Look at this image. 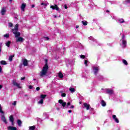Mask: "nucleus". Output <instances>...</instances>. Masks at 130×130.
Returning a JSON list of instances; mask_svg holds the SVG:
<instances>
[{"label": "nucleus", "mask_w": 130, "mask_h": 130, "mask_svg": "<svg viewBox=\"0 0 130 130\" xmlns=\"http://www.w3.org/2000/svg\"><path fill=\"white\" fill-rule=\"evenodd\" d=\"M0 63L3 66H6V64H7V61L5 60H2L1 61Z\"/></svg>", "instance_id": "obj_22"}, {"label": "nucleus", "mask_w": 130, "mask_h": 130, "mask_svg": "<svg viewBox=\"0 0 130 130\" xmlns=\"http://www.w3.org/2000/svg\"><path fill=\"white\" fill-rule=\"evenodd\" d=\"M58 77H59L60 79H62V78H63V74H62L61 72H59L58 74Z\"/></svg>", "instance_id": "obj_20"}, {"label": "nucleus", "mask_w": 130, "mask_h": 130, "mask_svg": "<svg viewBox=\"0 0 130 130\" xmlns=\"http://www.w3.org/2000/svg\"><path fill=\"white\" fill-rule=\"evenodd\" d=\"M2 88H3V85H0V90H1V89H2Z\"/></svg>", "instance_id": "obj_48"}, {"label": "nucleus", "mask_w": 130, "mask_h": 130, "mask_svg": "<svg viewBox=\"0 0 130 130\" xmlns=\"http://www.w3.org/2000/svg\"><path fill=\"white\" fill-rule=\"evenodd\" d=\"M10 3H12L13 2V0H9Z\"/></svg>", "instance_id": "obj_56"}, {"label": "nucleus", "mask_w": 130, "mask_h": 130, "mask_svg": "<svg viewBox=\"0 0 130 130\" xmlns=\"http://www.w3.org/2000/svg\"><path fill=\"white\" fill-rule=\"evenodd\" d=\"M12 84L13 86H15L16 87H17V88H19V89H21L22 88V87L20 86V84L17 83V81H16V80H13L12 81Z\"/></svg>", "instance_id": "obj_3"}, {"label": "nucleus", "mask_w": 130, "mask_h": 130, "mask_svg": "<svg viewBox=\"0 0 130 130\" xmlns=\"http://www.w3.org/2000/svg\"><path fill=\"white\" fill-rule=\"evenodd\" d=\"M12 125H14V121H11Z\"/></svg>", "instance_id": "obj_47"}, {"label": "nucleus", "mask_w": 130, "mask_h": 130, "mask_svg": "<svg viewBox=\"0 0 130 130\" xmlns=\"http://www.w3.org/2000/svg\"><path fill=\"white\" fill-rule=\"evenodd\" d=\"M93 71H94V75H97V74L99 71V67H93Z\"/></svg>", "instance_id": "obj_8"}, {"label": "nucleus", "mask_w": 130, "mask_h": 130, "mask_svg": "<svg viewBox=\"0 0 130 130\" xmlns=\"http://www.w3.org/2000/svg\"><path fill=\"white\" fill-rule=\"evenodd\" d=\"M9 27H13V23L10 22L9 23Z\"/></svg>", "instance_id": "obj_39"}, {"label": "nucleus", "mask_w": 130, "mask_h": 130, "mask_svg": "<svg viewBox=\"0 0 130 130\" xmlns=\"http://www.w3.org/2000/svg\"><path fill=\"white\" fill-rule=\"evenodd\" d=\"M25 8H26V4L23 3L21 5V11H23V12H25Z\"/></svg>", "instance_id": "obj_13"}, {"label": "nucleus", "mask_w": 130, "mask_h": 130, "mask_svg": "<svg viewBox=\"0 0 130 130\" xmlns=\"http://www.w3.org/2000/svg\"><path fill=\"white\" fill-rule=\"evenodd\" d=\"M124 37H125V36H124V35H122V40H124Z\"/></svg>", "instance_id": "obj_42"}, {"label": "nucleus", "mask_w": 130, "mask_h": 130, "mask_svg": "<svg viewBox=\"0 0 130 130\" xmlns=\"http://www.w3.org/2000/svg\"><path fill=\"white\" fill-rule=\"evenodd\" d=\"M84 64H85V66L87 67V66H88V60H85V61H84Z\"/></svg>", "instance_id": "obj_37"}, {"label": "nucleus", "mask_w": 130, "mask_h": 130, "mask_svg": "<svg viewBox=\"0 0 130 130\" xmlns=\"http://www.w3.org/2000/svg\"><path fill=\"white\" fill-rule=\"evenodd\" d=\"M80 56L82 59H85V58H86V56H85V55H80Z\"/></svg>", "instance_id": "obj_33"}, {"label": "nucleus", "mask_w": 130, "mask_h": 130, "mask_svg": "<svg viewBox=\"0 0 130 130\" xmlns=\"http://www.w3.org/2000/svg\"><path fill=\"white\" fill-rule=\"evenodd\" d=\"M112 118L114 119V120L117 123H119V120L117 118H116V115H112Z\"/></svg>", "instance_id": "obj_7"}, {"label": "nucleus", "mask_w": 130, "mask_h": 130, "mask_svg": "<svg viewBox=\"0 0 130 130\" xmlns=\"http://www.w3.org/2000/svg\"><path fill=\"white\" fill-rule=\"evenodd\" d=\"M106 13H109V10H106Z\"/></svg>", "instance_id": "obj_55"}, {"label": "nucleus", "mask_w": 130, "mask_h": 130, "mask_svg": "<svg viewBox=\"0 0 130 130\" xmlns=\"http://www.w3.org/2000/svg\"><path fill=\"white\" fill-rule=\"evenodd\" d=\"M36 79H34V81H36Z\"/></svg>", "instance_id": "obj_59"}, {"label": "nucleus", "mask_w": 130, "mask_h": 130, "mask_svg": "<svg viewBox=\"0 0 130 130\" xmlns=\"http://www.w3.org/2000/svg\"><path fill=\"white\" fill-rule=\"evenodd\" d=\"M3 69H2V66H0V73H2V71Z\"/></svg>", "instance_id": "obj_46"}, {"label": "nucleus", "mask_w": 130, "mask_h": 130, "mask_svg": "<svg viewBox=\"0 0 130 130\" xmlns=\"http://www.w3.org/2000/svg\"><path fill=\"white\" fill-rule=\"evenodd\" d=\"M41 5L42 6H44L45 4H44V3H42L41 4Z\"/></svg>", "instance_id": "obj_52"}, {"label": "nucleus", "mask_w": 130, "mask_h": 130, "mask_svg": "<svg viewBox=\"0 0 130 130\" xmlns=\"http://www.w3.org/2000/svg\"><path fill=\"white\" fill-rule=\"evenodd\" d=\"M48 71V64H47V60H46L45 64L44 66L43 67L42 71L40 72V76L41 78L44 77V76H46V74H47V71Z\"/></svg>", "instance_id": "obj_1"}, {"label": "nucleus", "mask_w": 130, "mask_h": 130, "mask_svg": "<svg viewBox=\"0 0 130 130\" xmlns=\"http://www.w3.org/2000/svg\"><path fill=\"white\" fill-rule=\"evenodd\" d=\"M50 9H52V10H56V11L59 10V8H58V7L55 4L54 5V6H53V5L50 6Z\"/></svg>", "instance_id": "obj_4"}, {"label": "nucleus", "mask_w": 130, "mask_h": 130, "mask_svg": "<svg viewBox=\"0 0 130 130\" xmlns=\"http://www.w3.org/2000/svg\"><path fill=\"white\" fill-rule=\"evenodd\" d=\"M13 34H15V37L16 38H18V37H20V36H21V33L18 31H14Z\"/></svg>", "instance_id": "obj_6"}, {"label": "nucleus", "mask_w": 130, "mask_h": 130, "mask_svg": "<svg viewBox=\"0 0 130 130\" xmlns=\"http://www.w3.org/2000/svg\"><path fill=\"white\" fill-rule=\"evenodd\" d=\"M69 90H70V91H71V92H72V93H73V92H75V91H76V89L75 88H72V87H70L69 88Z\"/></svg>", "instance_id": "obj_28"}, {"label": "nucleus", "mask_w": 130, "mask_h": 130, "mask_svg": "<svg viewBox=\"0 0 130 130\" xmlns=\"http://www.w3.org/2000/svg\"><path fill=\"white\" fill-rule=\"evenodd\" d=\"M25 96H28V95H25Z\"/></svg>", "instance_id": "obj_60"}, {"label": "nucleus", "mask_w": 130, "mask_h": 130, "mask_svg": "<svg viewBox=\"0 0 130 130\" xmlns=\"http://www.w3.org/2000/svg\"><path fill=\"white\" fill-rule=\"evenodd\" d=\"M36 90H37V91H39V90H40V87H37L36 88Z\"/></svg>", "instance_id": "obj_45"}, {"label": "nucleus", "mask_w": 130, "mask_h": 130, "mask_svg": "<svg viewBox=\"0 0 130 130\" xmlns=\"http://www.w3.org/2000/svg\"><path fill=\"white\" fill-rule=\"evenodd\" d=\"M15 57V55H11L9 56V60L10 61H12L13 60V57Z\"/></svg>", "instance_id": "obj_24"}, {"label": "nucleus", "mask_w": 130, "mask_h": 130, "mask_svg": "<svg viewBox=\"0 0 130 130\" xmlns=\"http://www.w3.org/2000/svg\"><path fill=\"white\" fill-rule=\"evenodd\" d=\"M106 90L107 91V94H109V95H112L113 94V90L109 88H107Z\"/></svg>", "instance_id": "obj_5"}, {"label": "nucleus", "mask_w": 130, "mask_h": 130, "mask_svg": "<svg viewBox=\"0 0 130 130\" xmlns=\"http://www.w3.org/2000/svg\"><path fill=\"white\" fill-rule=\"evenodd\" d=\"M19 30V24H16L14 28L12 29V31H18Z\"/></svg>", "instance_id": "obj_11"}, {"label": "nucleus", "mask_w": 130, "mask_h": 130, "mask_svg": "<svg viewBox=\"0 0 130 130\" xmlns=\"http://www.w3.org/2000/svg\"><path fill=\"white\" fill-rule=\"evenodd\" d=\"M0 113H2V114H5V112L3 111V108H2V105L0 104Z\"/></svg>", "instance_id": "obj_26"}, {"label": "nucleus", "mask_w": 130, "mask_h": 130, "mask_svg": "<svg viewBox=\"0 0 130 130\" xmlns=\"http://www.w3.org/2000/svg\"><path fill=\"white\" fill-rule=\"evenodd\" d=\"M58 103H59V104H61V106L63 107V108H64V107H66V106H67V107H69V106H70V105H71V102H68L67 104V102H63V100H59Z\"/></svg>", "instance_id": "obj_2"}, {"label": "nucleus", "mask_w": 130, "mask_h": 130, "mask_svg": "<svg viewBox=\"0 0 130 130\" xmlns=\"http://www.w3.org/2000/svg\"><path fill=\"white\" fill-rule=\"evenodd\" d=\"M4 37H6V38H9V37H10V34H7L6 35H4Z\"/></svg>", "instance_id": "obj_35"}, {"label": "nucleus", "mask_w": 130, "mask_h": 130, "mask_svg": "<svg viewBox=\"0 0 130 130\" xmlns=\"http://www.w3.org/2000/svg\"><path fill=\"white\" fill-rule=\"evenodd\" d=\"M71 108H75V106L72 105V106H71Z\"/></svg>", "instance_id": "obj_49"}, {"label": "nucleus", "mask_w": 130, "mask_h": 130, "mask_svg": "<svg viewBox=\"0 0 130 130\" xmlns=\"http://www.w3.org/2000/svg\"><path fill=\"white\" fill-rule=\"evenodd\" d=\"M36 127V126L34 125V126H29V128L30 130H34V129H35Z\"/></svg>", "instance_id": "obj_27"}, {"label": "nucleus", "mask_w": 130, "mask_h": 130, "mask_svg": "<svg viewBox=\"0 0 130 130\" xmlns=\"http://www.w3.org/2000/svg\"><path fill=\"white\" fill-rule=\"evenodd\" d=\"M44 38H45V39H46V40H49V38H48V37H45Z\"/></svg>", "instance_id": "obj_41"}, {"label": "nucleus", "mask_w": 130, "mask_h": 130, "mask_svg": "<svg viewBox=\"0 0 130 130\" xmlns=\"http://www.w3.org/2000/svg\"><path fill=\"white\" fill-rule=\"evenodd\" d=\"M25 79H26V77H25V76L21 78V81L25 80Z\"/></svg>", "instance_id": "obj_40"}, {"label": "nucleus", "mask_w": 130, "mask_h": 130, "mask_svg": "<svg viewBox=\"0 0 130 130\" xmlns=\"http://www.w3.org/2000/svg\"><path fill=\"white\" fill-rule=\"evenodd\" d=\"M23 41H24V38L22 37H18L16 40V42H23Z\"/></svg>", "instance_id": "obj_14"}, {"label": "nucleus", "mask_w": 130, "mask_h": 130, "mask_svg": "<svg viewBox=\"0 0 130 130\" xmlns=\"http://www.w3.org/2000/svg\"><path fill=\"white\" fill-rule=\"evenodd\" d=\"M101 104L102 106H103V107L106 106V103L105 102V101H104V100H102L101 101Z\"/></svg>", "instance_id": "obj_17"}, {"label": "nucleus", "mask_w": 130, "mask_h": 130, "mask_svg": "<svg viewBox=\"0 0 130 130\" xmlns=\"http://www.w3.org/2000/svg\"><path fill=\"white\" fill-rule=\"evenodd\" d=\"M60 1H62V0H60Z\"/></svg>", "instance_id": "obj_61"}, {"label": "nucleus", "mask_w": 130, "mask_h": 130, "mask_svg": "<svg viewBox=\"0 0 130 130\" xmlns=\"http://www.w3.org/2000/svg\"><path fill=\"white\" fill-rule=\"evenodd\" d=\"M17 123H18L19 126H21L22 125V121L20 119H18Z\"/></svg>", "instance_id": "obj_21"}, {"label": "nucleus", "mask_w": 130, "mask_h": 130, "mask_svg": "<svg viewBox=\"0 0 130 130\" xmlns=\"http://www.w3.org/2000/svg\"><path fill=\"white\" fill-rule=\"evenodd\" d=\"M83 105H84V107L86 109V110H89V109H90V105L89 104H87V103H84L83 104Z\"/></svg>", "instance_id": "obj_9"}, {"label": "nucleus", "mask_w": 130, "mask_h": 130, "mask_svg": "<svg viewBox=\"0 0 130 130\" xmlns=\"http://www.w3.org/2000/svg\"><path fill=\"white\" fill-rule=\"evenodd\" d=\"M28 88L29 89H33V86L32 85H29Z\"/></svg>", "instance_id": "obj_43"}, {"label": "nucleus", "mask_w": 130, "mask_h": 130, "mask_svg": "<svg viewBox=\"0 0 130 130\" xmlns=\"http://www.w3.org/2000/svg\"><path fill=\"white\" fill-rule=\"evenodd\" d=\"M12 105H14V106L17 105V101H14Z\"/></svg>", "instance_id": "obj_38"}, {"label": "nucleus", "mask_w": 130, "mask_h": 130, "mask_svg": "<svg viewBox=\"0 0 130 130\" xmlns=\"http://www.w3.org/2000/svg\"><path fill=\"white\" fill-rule=\"evenodd\" d=\"M6 12H7L6 9L3 8L1 11V15H2V16H4L6 14Z\"/></svg>", "instance_id": "obj_16"}, {"label": "nucleus", "mask_w": 130, "mask_h": 130, "mask_svg": "<svg viewBox=\"0 0 130 130\" xmlns=\"http://www.w3.org/2000/svg\"><path fill=\"white\" fill-rule=\"evenodd\" d=\"M31 8H35V5H32L31 6Z\"/></svg>", "instance_id": "obj_53"}, {"label": "nucleus", "mask_w": 130, "mask_h": 130, "mask_svg": "<svg viewBox=\"0 0 130 130\" xmlns=\"http://www.w3.org/2000/svg\"><path fill=\"white\" fill-rule=\"evenodd\" d=\"M61 97H66V96H67V94H66L65 93H62L61 94Z\"/></svg>", "instance_id": "obj_36"}, {"label": "nucleus", "mask_w": 130, "mask_h": 130, "mask_svg": "<svg viewBox=\"0 0 130 130\" xmlns=\"http://www.w3.org/2000/svg\"><path fill=\"white\" fill-rule=\"evenodd\" d=\"M64 9H66L67 10V9H68V6H67V4L64 5Z\"/></svg>", "instance_id": "obj_44"}, {"label": "nucleus", "mask_w": 130, "mask_h": 130, "mask_svg": "<svg viewBox=\"0 0 130 130\" xmlns=\"http://www.w3.org/2000/svg\"><path fill=\"white\" fill-rule=\"evenodd\" d=\"M44 6H45V7H46V6H47V5L45 4Z\"/></svg>", "instance_id": "obj_58"}, {"label": "nucleus", "mask_w": 130, "mask_h": 130, "mask_svg": "<svg viewBox=\"0 0 130 130\" xmlns=\"http://www.w3.org/2000/svg\"><path fill=\"white\" fill-rule=\"evenodd\" d=\"M130 3V0H125L124 2V4L125 5H126L127 4H129Z\"/></svg>", "instance_id": "obj_31"}, {"label": "nucleus", "mask_w": 130, "mask_h": 130, "mask_svg": "<svg viewBox=\"0 0 130 130\" xmlns=\"http://www.w3.org/2000/svg\"><path fill=\"white\" fill-rule=\"evenodd\" d=\"M23 64L24 67H28V60L26 59L23 60Z\"/></svg>", "instance_id": "obj_15"}, {"label": "nucleus", "mask_w": 130, "mask_h": 130, "mask_svg": "<svg viewBox=\"0 0 130 130\" xmlns=\"http://www.w3.org/2000/svg\"><path fill=\"white\" fill-rule=\"evenodd\" d=\"M39 104H43V99H41L39 102H38Z\"/></svg>", "instance_id": "obj_34"}, {"label": "nucleus", "mask_w": 130, "mask_h": 130, "mask_svg": "<svg viewBox=\"0 0 130 130\" xmlns=\"http://www.w3.org/2000/svg\"><path fill=\"white\" fill-rule=\"evenodd\" d=\"M11 43H12V42L9 41L7 43H6L5 45L6 46H7V47H10V46H11Z\"/></svg>", "instance_id": "obj_19"}, {"label": "nucleus", "mask_w": 130, "mask_h": 130, "mask_svg": "<svg viewBox=\"0 0 130 130\" xmlns=\"http://www.w3.org/2000/svg\"><path fill=\"white\" fill-rule=\"evenodd\" d=\"M118 22H119V23H124V20L121 18L118 20Z\"/></svg>", "instance_id": "obj_32"}, {"label": "nucleus", "mask_w": 130, "mask_h": 130, "mask_svg": "<svg viewBox=\"0 0 130 130\" xmlns=\"http://www.w3.org/2000/svg\"><path fill=\"white\" fill-rule=\"evenodd\" d=\"M76 28V29H78V28H79V25H77Z\"/></svg>", "instance_id": "obj_54"}, {"label": "nucleus", "mask_w": 130, "mask_h": 130, "mask_svg": "<svg viewBox=\"0 0 130 130\" xmlns=\"http://www.w3.org/2000/svg\"><path fill=\"white\" fill-rule=\"evenodd\" d=\"M68 112H69V113H71L72 112V110H69V111H68Z\"/></svg>", "instance_id": "obj_50"}, {"label": "nucleus", "mask_w": 130, "mask_h": 130, "mask_svg": "<svg viewBox=\"0 0 130 130\" xmlns=\"http://www.w3.org/2000/svg\"><path fill=\"white\" fill-rule=\"evenodd\" d=\"M122 44L123 45L124 47H126V41H125V40H122Z\"/></svg>", "instance_id": "obj_18"}, {"label": "nucleus", "mask_w": 130, "mask_h": 130, "mask_svg": "<svg viewBox=\"0 0 130 130\" xmlns=\"http://www.w3.org/2000/svg\"><path fill=\"white\" fill-rule=\"evenodd\" d=\"M8 130H17V127L13 126H9L7 127Z\"/></svg>", "instance_id": "obj_10"}, {"label": "nucleus", "mask_w": 130, "mask_h": 130, "mask_svg": "<svg viewBox=\"0 0 130 130\" xmlns=\"http://www.w3.org/2000/svg\"><path fill=\"white\" fill-rule=\"evenodd\" d=\"M0 52H2V46H0Z\"/></svg>", "instance_id": "obj_51"}, {"label": "nucleus", "mask_w": 130, "mask_h": 130, "mask_svg": "<svg viewBox=\"0 0 130 130\" xmlns=\"http://www.w3.org/2000/svg\"><path fill=\"white\" fill-rule=\"evenodd\" d=\"M54 18H57V16H56V15H55V16H54Z\"/></svg>", "instance_id": "obj_57"}, {"label": "nucleus", "mask_w": 130, "mask_h": 130, "mask_svg": "<svg viewBox=\"0 0 130 130\" xmlns=\"http://www.w3.org/2000/svg\"><path fill=\"white\" fill-rule=\"evenodd\" d=\"M46 97V94H41L40 95V98L41 99H44Z\"/></svg>", "instance_id": "obj_29"}, {"label": "nucleus", "mask_w": 130, "mask_h": 130, "mask_svg": "<svg viewBox=\"0 0 130 130\" xmlns=\"http://www.w3.org/2000/svg\"><path fill=\"white\" fill-rule=\"evenodd\" d=\"M9 120H10V121H11V122L14 121V116H13V115H11V116L9 117Z\"/></svg>", "instance_id": "obj_23"}, {"label": "nucleus", "mask_w": 130, "mask_h": 130, "mask_svg": "<svg viewBox=\"0 0 130 130\" xmlns=\"http://www.w3.org/2000/svg\"><path fill=\"white\" fill-rule=\"evenodd\" d=\"M122 62H123L124 64H125V66H127L128 63H127V61H126L125 59H123Z\"/></svg>", "instance_id": "obj_30"}, {"label": "nucleus", "mask_w": 130, "mask_h": 130, "mask_svg": "<svg viewBox=\"0 0 130 130\" xmlns=\"http://www.w3.org/2000/svg\"><path fill=\"white\" fill-rule=\"evenodd\" d=\"M82 23L83 25H84V26H87V25H88V22L87 21H82Z\"/></svg>", "instance_id": "obj_25"}, {"label": "nucleus", "mask_w": 130, "mask_h": 130, "mask_svg": "<svg viewBox=\"0 0 130 130\" xmlns=\"http://www.w3.org/2000/svg\"><path fill=\"white\" fill-rule=\"evenodd\" d=\"M1 119H2V121L5 122V123H6V124H7V123H8V122L7 121V119H6V117H5V115H3L2 116Z\"/></svg>", "instance_id": "obj_12"}]
</instances>
